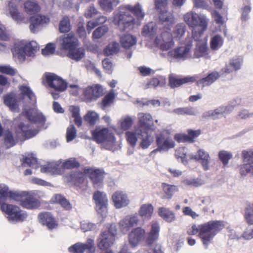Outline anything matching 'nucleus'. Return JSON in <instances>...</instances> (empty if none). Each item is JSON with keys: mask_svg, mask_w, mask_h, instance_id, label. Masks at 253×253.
I'll return each mask as SVG.
<instances>
[{"mask_svg": "<svg viewBox=\"0 0 253 253\" xmlns=\"http://www.w3.org/2000/svg\"><path fill=\"white\" fill-rule=\"evenodd\" d=\"M138 127L135 128L133 131H128L126 133V137L127 141L129 143L134 146L135 145L138 138H139V135L137 132Z\"/></svg>", "mask_w": 253, "mask_h": 253, "instance_id": "52", "label": "nucleus"}, {"mask_svg": "<svg viewBox=\"0 0 253 253\" xmlns=\"http://www.w3.org/2000/svg\"><path fill=\"white\" fill-rule=\"evenodd\" d=\"M134 20V18L129 12H120L115 15L114 21L118 25L120 30L125 31L131 28Z\"/></svg>", "mask_w": 253, "mask_h": 253, "instance_id": "11", "label": "nucleus"}, {"mask_svg": "<svg viewBox=\"0 0 253 253\" xmlns=\"http://www.w3.org/2000/svg\"><path fill=\"white\" fill-rule=\"evenodd\" d=\"M117 232L116 225L111 224L108 228L107 231H104L100 235L97 239L98 247L100 249H106L110 247L114 243L115 236Z\"/></svg>", "mask_w": 253, "mask_h": 253, "instance_id": "7", "label": "nucleus"}, {"mask_svg": "<svg viewBox=\"0 0 253 253\" xmlns=\"http://www.w3.org/2000/svg\"><path fill=\"white\" fill-rule=\"evenodd\" d=\"M244 217L247 224H253V208L251 206H249L245 209Z\"/></svg>", "mask_w": 253, "mask_h": 253, "instance_id": "58", "label": "nucleus"}, {"mask_svg": "<svg viewBox=\"0 0 253 253\" xmlns=\"http://www.w3.org/2000/svg\"><path fill=\"white\" fill-rule=\"evenodd\" d=\"M95 249L94 242L91 239H87L85 243H76L68 249L71 253H83L84 251H86L87 253H93Z\"/></svg>", "mask_w": 253, "mask_h": 253, "instance_id": "14", "label": "nucleus"}, {"mask_svg": "<svg viewBox=\"0 0 253 253\" xmlns=\"http://www.w3.org/2000/svg\"><path fill=\"white\" fill-rule=\"evenodd\" d=\"M223 40L219 35H215L211 37L210 45L211 49L217 50L223 44Z\"/></svg>", "mask_w": 253, "mask_h": 253, "instance_id": "55", "label": "nucleus"}, {"mask_svg": "<svg viewBox=\"0 0 253 253\" xmlns=\"http://www.w3.org/2000/svg\"><path fill=\"white\" fill-rule=\"evenodd\" d=\"M115 97V90H114V89H111V91H110V92L107 94L103 99L102 102L103 108H104L105 107L108 106V105H110V104L113 102Z\"/></svg>", "mask_w": 253, "mask_h": 253, "instance_id": "57", "label": "nucleus"}, {"mask_svg": "<svg viewBox=\"0 0 253 253\" xmlns=\"http://www.w3.org/2000/svg\"><path fill=\"white\" fill-rule=\"evenodd\" d=\"M159 31L158 25L155 22H150L145 25L142 28V34L144 36L148 37H152L155 34L157 33Z\"/></svg>", "mask_w": 253, "mask_h": 253, "instance_id": "36", "label": "nucleus"}, {"mask_svg": "<svg viewBox=\"0 0 253 253\" xmlns=\"http://www.w3.org/2000/svg\"><path fill=\"white\" fill-rule=\"evenodd\" d=\"M45 78L47 85L56 91H64L68 86L67 83L65 82L61 77H58L53 73L47 74Z\"/></svg>", "mask_w": 253, "mask_h": 253, "instance_id": "15", "label": "nucleus"}, {"mask_svg": "<svg viewBox=\"0 0 253 253\" xmlns=\"http://www.w3.org/2000/svg\"><path fill=\"white\" fill-rule=\"evenodd\" d=\"M193 158L197 160L200 161L205 170H208L209 169L210 157L207 152L205 151L203 149H199Z\"/></svg>", "mask_w": 253, "mask_h": 253, "instance_id": "31", "label": "nucleus"}, {"mask_svg": "<svg viewBox=\"0 0 253 253\" xmlns=\"http://www.w3.org/2000/svg\"><path fill=\"white\" fill-rule=\"evenodd\" d=\"M154 212V208L152 204L141 205L138 213L143 220H149Z\"/></svg>", "mask_w": 253, "mask_h": 253, "instance_id": "35", "label": "nucleus"}, {"mask_svg": "<svg viewBox=\"0 0 253 253\" xmlns=\"http://www.w3.org/2000/svg\"><path fill=\"white\" fill-rule=\"evenodd\" d=\"M219 76V73L217 72H213V73H210L208 77L203 78L202 80H199L197 84L199 85H202L204 87L205 85H209V84L213 83Z\"/></svg>", "mask_w": 253, "mask_h": 253, "instance_id": "42", "label": "nucleus"}, {"mask_svg": "<svg viewBox=\"0 0 253 253\" xmlns=\"http://www.w3.org/2000/svg\"><path fill=\"white\" fill-rule=\"evenodd\" d=\"M196 79L194 77H186L184 78H176L173 75L169 76V84L171 87H178L185 83H194Z\"/></svg>", "mask_w": 253, "mask_h": 253, "instance_id": "30", "label": "nucleus"}, {"mask_svg": "<svg viewBox=\"0 0 253 253\" xmlns=\"http://www.w3.org/2000/svg\"><path fill=\"white\" fill-rule=\"evenodd\" d=\"M1 209L7 214L9 221H21L27 217L25 211H22L19 207L14 205L2 203L1 205Z\"/></svg>", "mask_w": 253, "mask_h": 253, "instance_id": "8", "label": "nucleus"}, {"mask_svg": "<svg viewBox=\"0 0 253 253\" xmlns=\"http://www.w3.org/2000/svg\"><path fill=\"white\" fill-rule=\"evenodd\" d=\"M70 29V25L68 17L65 16L60 21L59 25V31L61 32H67Z\"/></svg>", "mask_w": 253, "mask_h": 253, "instance_id": "63", "label": "nucleus"}, {"mask_svg": "<svg viewBox=\"0 0 253 253\" xmlns=\"http://www.w3.org/2000/svg\"><path fill=\"white\" fill-rule=\"evenodd\" d=\"M137 134L139 135V138L141 139L140 146L142 148H148L149 145L154 140V137L145 129H142L141 128H138Z\"/></svg>", "mask_w": 253, "mask_h": 253, "instance_id": "28", "label": "nucleus"}, {"mask_svg": "<svg viewBox=\"0 0 253 253\" xmlns=\"http://www.w3.org/2000/svg\"><path fill=\"white\" fill-rule=\"evenodd\" d=\"M60 162H52V163H47L46 165L43 166L41 171L42 172H48L50 174H57L59 173L60 170L59 169V165Z\"/></svg>", "mask_w": 253, "mask_h": 253, "instance_id": "37", "label": "nucleus"}, {"mask_svg": "<svg viewBox=\"0 0 253 253\" xmlns=\"http://www.w3.org/2000/svg\"><path fill=\"white\" fill-rule=\"evenodd\" d=\"M139 221L137 214L126 215L122 218L119 223V227L123 233H127L133 226L138 224Z\"/></svg>", "mask_w": 253, "mask_h": 253, "instance_id": "17", "label": "nucleus"}, {"mask_svg": "<svg viewBox=\"0 0 253 253\" xmlns=\"http://www.w3.org/2000/svg\"><path fill=\"white\" fill-rule=\"evenodd\" d=\"M125 7L126 9L133 12L138 19H143L145 16V12L139 3L136 4L135 5H126Z\"/></svg>", "mask_w": 253, "mask_h": 253, "instance_id": "40", "label": "nucleus"}, {"mask_svg": "<svg viewBox=\"0 0 253 253\" xmlns=\"http://www.w3.org/2000/svg\"><path fill=\"white\" fill-rule=\"evenodd\" d=\"M224 106H219L214 110H209L203 114V117L206 118L211 116L212 119H217V118L219 117L220 115H222L224 113Z\"/></svg>", "mask_w": 253, "mask_h": 253, "instance_id": "51", "label": "nucleus"}, {"mask_svg": "<svg viewBox=\"0 0 253 253\" xmlns=\"http://www.w3.org/2000/svg\"><path fill=\"white\" fill-rule=\"evenodd\" d=\"M146 231L141 227L134 228L128 234V241L132 247H135L145 238Z\"/></svg>", "mask_w": 253, "mask_h": 253, "instance_id": "19", "label": "nucleus"}, {"mask_svg": "<svg viewBox=\"0 0 253 253\" xmlns=\"http://www.w3.org/2000/svg\"><path fill=\"white\" fill-rule=\"evenodd\" d=\"M2 133H3L4 136V143L6 148H10V147L15 145L16 140L14 139L11 132L9 130H6L3 132L2 128L0 124V136L1 135Z\"/></svg>", "mask_w": 253, "mask_h": 253, "instance_id": "39", "label": "nucleus"}, {"mask_svg": "<svg viewBox=\"0 0 253 253\" xmlns=\"http://www.w3.org/2000/svg\"><path fill=\"white\" fill-rule=\"evenodd\" d=\"M160 21L162 23L167 24V25H172L174 22V18L173 14L169 11L163 10L160 11L159 12Z\"/></svg>", "mask_w": 253, "mask_h": 253, "instance_id": "38", "label": "nucleus"}, {"mask_svg": "<svg viewBox=\"0 0 253 253\" xmlns=\"http://www.w3.org/2000/svg\"><path fill=\"white\" fill-rule=\"evenodd\" d=\"M112 200L116 209H121L129 205L130 200L123 191H117L112 196Z\"/></svg>", "mask_w": 253, "mask_h": 253, "instance_id": "20", "label": "nucleus"}, {"mask_svg": "<svg viewBox=\"0 0 253 253\" xmlns=\"http://www.w3.org/2000/svg\"><path fill=\"white\" fill-rule=\"evenodd\" d=\"M140 126L138 127L142 129L150 128L153 124V118L150 113H139L137 114Z\"/></svg>", "mask_w": 253, "mask_h": 253, "instance_id": "29", "label": "nucleus"}, {"mask_svg": "<svg viewBox=\"0 0 253 253\" xmlns=\"http://www.w3.org/2000/svg\"><path fill=\"white\" fill-rule=\"evenodd\" d=\"M20 93L10 92L4 96V102L13 112H19V105L21 101H24L23 113L27 116L28 121L20 122L17 128L18 137L30 138L37 134L38 130L33 128L30 124L34 123L39 126L44 124L45 118L42 113H40L36 108V98L34 92L27 85H20Z\"/></svg>", "mask_w": 253, "mask_h": 253, "instance_id": "1", "label": "nucleus"}, {"mask_svg": "<svg viewBox=\"0 0 253 253\" xmlns=\"http://www.w3.org/2000/svg\"><path fill=\"white\" fill-rule=\"evenodd\" d=\"M163 188L166 195L165 197L167 198H171L173 194L178 191L177 186L167 183H163Z\"/></svg>", "mask_w": 253, "mask_h": 253, "instance_id": "54", "label": "nucleus"}, {"mask_svg": "<svg viewBox=\"0 0 253 253\" xmlns=\"http://www.w3.org/2000/svg\"><path fill=\"white\" fill-rule=\"evenodd\" d=\"M14 195L16 201L26 209H36L40 205V202L35 198L32 192L17 191L16 193H14Z\"/></svg>", "mask_w": 253, "mask_h": 253, "instance_id": "6", "label": "nucleus"}, {"mask_svg": "<svg viewBox=\"0 0 253 253\" xmlns=\"http://www.w3.org/2000/svg\"><path fill=\"white\" fill-rule=\"evenodd\" d=\"M225 225L222 221H210L201 225H193L187 230L189 235H196L199 233L202 244L205 247L208 248L211 243L214 237L220 230L223 229Z\"/></svg>", "mask_w": 253, "mask_h": 253, "instance_id": "3", "label": "nucleus"}, {"mask_svg": "<svg viewBox=\"0 0 253 253\" xmlns=\"http://www.w3.org/2000/svg\"><path fill=\"white\" fill-rule=\"evenodd\" d=\"M134 122V118L129 116H126L120 119L118 122V126L122 130H127L132 126Z\"/></svg>", "mask_w": 253, "mask_h": 253, "instance_id": "44", "label": "nucleus"}, {"mask_svg": "<svg viewBox=\"0 0 253 253\" xmlns=\"http://www.w3.org/2000/svg\"><path fill=\"white\" fill-rule=\"evenodd\" d=\"M49 21L50 19L47 16L36 15L31 18L30 29L32 32H37L41 25L47 24Z\"/></svg>", "mask_w": 253, "mask_h": 253, "instance_id": "25", "label": "nucleus"}, {"mask_svg": "<svg viewBox=\"0 0 253 253\" xmlns=\"http://www.w3.org/2000/svg\"><path fill=\"white\" fill-rule=\"evenodd\" d=\"M158 214L167 222H173L176 220V215L173 211L165 207H160L159 209Z\"/></svg>", "mask_w": 253, "mask_h": 253, "instance_id": "34", "label": "nucleus"}, {"mask_svg": "<svg viewBox=\"0 0 253 253\" xmlns=\"http://www.w3.org/2000/svg\"><path fill=\"white\" fill-rule=\"evenodd\" d=\"M150 225V231L146 239V243L149 246L153 245L156 241H157L159 238L160 229V223L158 221H152Z\"/></svg>", "mask_w": 253, "mask_h": 253, "instance_id": "21", "label": "nucleus"}, {"mask_svg": "<svg viewBox=\"0 0 253 253\" xmlns=\"http://www.w3.org/2000/svg\"><path fill=\"white\" fill-rule=\"evenodd\" d=\"M187 150L185 148L181 147L176 150L175 151V157L177 159H180L181 162L184 164H186L187 162L186 160V153Z\"/></svg>", "mask_w": 253, "mask_h": 253, "instance_id": "60", "label": "nucleus"}, {"mask_svg": "<svg viewBox=\"0 0 253 253\" xmlns=\"http://www.w3.org/2000/svg\"><path fill=\"white\" fill-rule=\"evenodd\" d=\"M120 42L124 47H130L135 44L137 42L136 37L130 34L124 35L120 38Z\"/></svg>", "mask_w": 253, "mask_h": 253, "instance_id": "41", "label": "nucleus"}, {"mask_svg": "<svg viewBox=\"0 0 253 253\" xmlns=\"http://www.w3.org/2000/svg\"><path fill=\"white\" fill-rule=\"evenodd\" d=\"M78 42L77 37L72 33L63 35L59 38L61 47L64 50H67L68 52H70L74 46L77 45Z\"/></svg>", "mask_w": 253, "mask_h": 253, "instance_id": "18", "label": "nucleus"}, {"mask_svg": "<svg viewBox=\"0 0 253 253\" xmlns=\"http://www.w3.org/2000/svg\"><path fill=\"white\" fill-rule=\"evenodd\" d=\"M155 43L160 49L163 51H167L174 45L171 34L169 32L166 31L163 32L161 35L156 38Z\"/></svg>", "mask_w": 253, "mask_h": 253, "instance_id": "13", "label": "nucleus"}, {"mask_svg": "<svg viewBox=\"0 0 253 253\" xmlns=\"http://www.w3.org/2000/svg\"><path fill=\"white\" fill-rule=\"evenodd\" d=\"M241 158L244 162L240 169L241 175H246L248 173L253 175V150L244 149L241 153Z\"/></svg>", "mask_w": 253, "mask_h": 253, "instance_id": "9", "label": "nucleus"}, {"mask_svg": "<svg viewBox=\"0 0 253 253\" xmlns=\"http://www.w3.org/2000/svg\"><path fill=\"white\" fill-rule=\"evenodd\" d=\"M26 164L34 169H37V168L39 167V163H38L35 156H34L33 154L28 155V156H26L23 163V165L25 166Z\"/></svg>", "mask_w": 253, "mask_h": 253, "instance_id": "56", "label": "nucleus"}, {"mask_svg": "<svg viewBox=\"0 0 253 253\" xmlns=\"http://www.w3.org/2000/svg\"><path fill=\"white\" fill-rule=\"evenodd\" d=\"M183 20L189 27L192 28V38L197 41L194 51L196 58L205 56L208 51L206 42L201 38L205 31L207 30L209 19L204 14H199L194 11H190L183 15Z\"/></svg>", "mask_w": 253, "mask_h": 253, "instance_id": "2", "label": "nucleus"}, {"mask_svg": "<svg viewBox=\"0 0 253 253\" xmlns=\"http://www.w3.org/2000/svg\"><path fill=\"white\" fill-rule=\"evenodd\" d=\"M100 6L103 10L111 11L120 3L119 0H99Z\"/></svg>", "mask_w": 253, "mask_h": 253, "instance_id": "43", "label": "nucleus"}, {"mask_svg": "<svg viewBox=\"0 0 253 253\" xmlns=\"http://www.w3.org/2000/svg\"><path fill=\"white\" fill-rule=\"evenodd\" d=\"M92 135L94 140L101 143L106 149L115 151L118 148L114 134L108 128H97L93 131Z\"/></svg>", "mask_w": 253, "mask_h": 253, "instance_id": "4", "label": "nucleus"}, {"mask_svg": "<svg viewBox=\"0 0 253 253\" xmlns=\"http://www.w3.org/2000/svg\"><path fill=\"white\" fill-rule=\"evenodd\" d=\"M39 220L42 224L46 225L49 229H53L58 225L55 218L49 212H42L39 214Z\"/></svg>", "mask_w": 253, "mask_h": 253, "instance_id": "27", "label": "nucleus"}, {"mask_svg": "<svg viewBox=\"0 0 253 253\" xmlns=\"http://www.w3.org/2000/svg\"><path fill=\"white\" fill-rule=\"evenodd\" d=\"M185 32V25L184 23H178L173 29L171 35L172 40L180 39L182 37Z\"/></svg>", "mask_w": 253, "mask_h": 253, "instance_id": "49", "label": "nucleus"}, {"mask_svg": "<svg viewBox=\"0 0 253 253\" xmlns=\"http://www.w3.org/2000/svg\"><path fill=\"white\" fill-rule=\"evenodd\" d=\"M17 191H10L8 186L5 184H0V198H6L9 197L11 199L16 201L14 193H17Z\"/></svg>", "mask_w": 253, "mask_h": 253, "instance_id": "45", "label": "nucleus"}, {"mask_svg": "<svg viewBox=\"0 0 253 253\" xmlns=\"http://www.w3.org/2000/svg\"><path fill=\"white\" fill-rule=\"evenodd\" d=\"M99 118V115L93 110H89L84 116V119L90 125H95Z\"/></svg>", "mask_w": 253, "mask_h": 253, "instance_id": "53", "label": "nucleus"}, {"mask_svg": "<svg viewBox=\"0 0 253 253\" xmlns=\"http://www.w3.org/2000/svg\"><path fill=\"white\" fill-rule=\"evenodd\" d=\"M24 8L26 12L29 14L38 12L40 9L39 5L34 0H27L24 3Z\"/></svg>", "mask_w": 253, "mask_h": 253, "instance_id": "46", "label": "nucleus"}, {"mask_svg": "<svg viewBox=\"0 0 253 253\" xmlns=\"http://www.w3.org/2000/svg\"><path fill=\"white\" fill-rule=\"evenodd\" d=\"M69 110L72 114V117L74 118L75 124L78 126H81L82 124V118L80 115V109L79 106H70Z\"/></svg>", "mask_w": 253, "mask_h": 253, "instance_id": "48", "label": "nucleus"}, {"mask_svg": "<svg viewBox=\"0 0 253 253\" xmlns=\"http://www.w3.org/2000/svg\"><path fill=\"white\" fill-rule=\"evenodd\" d=\"M85 55V51L83 47L77 48L76 45L72 47L69 52H68L67 56L71 59L74 60L76 62L80 61L84 58Z\"/></svg>", "mask_w": 253, "mask_h": 253, "instance_id": "32", "label": "nucleus"}, {"mask_svg": "<svg viewBox=\"0 0 253 253\" xmlns=\"http://www.w3.org/2000/svg\"><path fill=\"white\" fill-rule=\"evenodd\" d=\"M120 48L119 43L117 42H112L106 46L104 50V54L106 55H111L117 54Z\"/></svg>", "mask_w": 253, "mask_h": 253, "instance_id": "50", "label": "nucleus"}, {"mask_svg": "<svg viewBox=\"0 0 253 253\" xmlns=\"http://www.w3.org/2000/svg\"><path fill=\"white\" fill-rule=\"evenodd\" d=\"M85 169H84L83 172H78V171L71 172L68 175V179L70 181H75L77 183L83 182L84 180L85 175H87L85 172Z\"/></svg>", "mask_w": 253, "mask_h": 253, "instance_id": "47", "label": "nucleus"}, {"mask_svg": "<svg viewBox=\"0 0 253 253\" xmlns=\"http://www.w3.org/2000/svg\"><path fill=\"white\" fill-rule=\"evenodd\" d=\"M77 137V130L76 127L73 125L69 126L66 131V140L69 141H73Z\"/></svg>", "mask_w": 253, "mask_h": 253, "instance_id": "61", "label": "nucleus"}, {"mask_svg": "<svg viewBox=\"0 0 253 253\" xmlns=\"http://www.w3.org/2000/svg\"><path fill=\"white\" fill-rule=\"evenodd\" d=\"M108 31V27L106 26H99L94 31L92 35L93 39H100Z\"/></svg>", "mask_w": 253, "mask_h": 253, "instance_id": "62", "label": "nucleus"}, {"mask_svg": "<svg viewBox=\"0 0 253 253\" xmlns=\"http://www.w3.org/2000/svg\"><path fill=\"white\" fill-rule=\"evenodd\" d=\"M38 49L39 46L36 42H21L19 43L15 44L12 50L13 55L19 62H22L25 61L27 55L33 56Z\"/></svg>", "mask_w": 253, "mask_h": 253, "instance_id": "5", "label": "nucleus"}, {"mask_svg": "<svg viewBox=\"0 0 253 253\" xmlns=\"http://www.w3.org/2000/svg\"><path fill=\"white\" fill-rule=\"evenodd\" d=\"M79 166V163L74 158H70L62 163L61 167L63 169H73Z\"/></svg>", "mask_w": 253, "mask_h": 253, "instance_id": "64", "label": "nucleus"}, {"mask_svg": "<svg viewBox=\"0 0 253 253\" xmlns=\"http://www.w3.org/2000/svg\"><path fill=\"white\" fill-rule=\"evenodd\" d=\"M6 14L9 15L13 20L18 23H21L24 21L25 17L23 14L20 13L15 4L9 2L6 9Z\"/></svg>", "mask_w": 253, "mask_h": 253, "instance_id": "24", "label": "nucleus"}, {"mask_svg": "<svg viewBox=\"0 0 253 253\" xmlns=\"http://www.w3.org/2000/svg\"><path fill=\"white\" fill-rule=\"evenodd\" d=\"M219 159L222 161L224 166H226L230 159H232L233 155L230 152L221 150L218 153Z\"/></svg>", "mask_w": 253, "mask_h": 253, "instance_id": "59", "label": "nucleus"}, {"mask_svg": "<svg viewBox=\"0 0 253 253\" xmlns=\"http://www.w3.org/2000/svg\"><path fill=\"white\" fill-rule=\"evenodd\" d=\"M96 205V210L98 214L102 217H106L107 214L108 199L106 193L100 191H96L93 196Z\"/></svg>", "mask_w": 253, "mask_h": 253, "instance_id": "10", "label": "nucleus"}, {"mask_svg": "<svg viewBox=\"0 0 253 253\" xmlns=\"http://www.w3.org/2000/svg\"><path fill=\"white\" fill-rule=\"evenodd\" d=\"M165 133L166 132H161L157 134L156 136L159 150H167L169 148H173L175 145L174 141L169 137H166Z\"/></svg>", "mask_w": 253, "mask_h": 253, "instance_id": "22", "label": "nucleus"}, {"mask_svg": "<svg viewBox=\"0 0 253 253\" xmlns=\"http://www.w3.org/2000/svg\"><path fill=\"white\" fill-rule=\"evenodd\" d=\"M243 64V58L241 56H235L230 59L228 64L222 69L225 73H231L233 71H237L241 69Z\"/></svg>", "mask_w": 253, "mask_h": 253, "instance_id": "23", "label": "nucleus"}, {"mask_svg": "<svg viewBox=\"0 0 253 253\" xmlns=\"http://www.w3.org/2000/svg\"><path fill=\"white\" fill-rule=\"evenodd\" d=\"M85 172L89 176L94 185L100 184L103 180L104 172L102 170L87 168L85 169Z\"/></svg>", "mask_w": 253, "mask_h": 253, "instance_id": "26", "label": "nucleus"}, {"mask_svg": "<svg viewBox=\"0 0 253 253\" xmlns=\"http://www.w3.org/2000/svg\"><path fill=\"white\" fill-rule=\"evenodd\" d=\"M104 88L99 84H95L86 87L84 90V94L87 101H95L104 93Z\"/></svg>", "mask_w": 253, "mask_h": 253, "instance_id": "16", "label": "nucleus"}, {"mask_svg": "<svg viewBox=\"0 0 253 253\" xmlns=\"http://www.w3.org/2000/svg\"><path fill=\"white\" fill-rule=\"evenodd\" d=\"M192 41L189 40L185 45L177 47L168 52V56L176 59H186L191 56Z\"/></svg>", "mask_w": 253, "mask_h": 253, "instance_id": "12", "label": "nucleus"}, {"mask_svg": "<svg viewBox=\"0 0 253 253\" xmlns=\"http://www.w3.org/2000/svg\"><path fill=\"white\" fill-rule=\"evenodd\" d=\"M201 131L199 129H198V130L189 129L188 130L189 135H185V134H176L175 135V138L178 141H189L190 142H193L194 138L199 135Z\"/></svg>", "mask_w": 253, "mask_h": 253, "instance_id": "33", "label": "nucleus"}]
</instances>
